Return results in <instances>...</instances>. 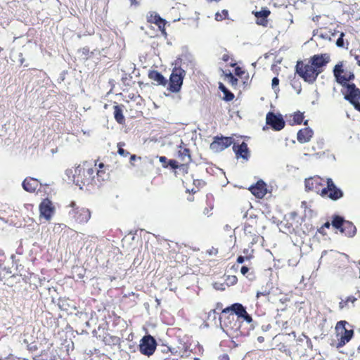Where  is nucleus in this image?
<instances>
[{
    "mask_svg": "<svg viewBox=\"0 0 360 360\" xmlns=\"http://www.w3.org/2000/svg\"><path fill=\"white\" fill-rule=\"evenodd\" d=\"M266 124L276 131H280L285 127V121L281 115L269 112L266 117Z\"/></svg>",
    "mask_w": 360,
    "mask_h": 360,
    "instance_id": "7",
    "label": "nucleus"
},
{
    "mask_svg": "<svg viewBox=\"0 0 360 360\" xmlns=\"http://www.w3.org/2000/svg\"><path fill=\"white\" fill-rule=\"evenodd\" d=\"M257 18V24L262 26H266L268 20L267 18L271 12L267 8H262L260 11L253 12Z\"/></svg>",
    "mask_w": 360,
    "mask_h": 360,
    "instance_id": "17",
    "label": "nucleus"
},
{
    "mask_svg": "<svg viewBox=\"0 0 360 360\" xmlns=\"http://www.w3.org/2000/svg\"><path fill=\"white\" fill-rule=\"evenodd\" d=\"M226 77L229 78V82L231 83L232 85H236L238 84V79L233 76L231 72L226 74Z\"/></svg>",
    "mask_w": 360,
    "mask_h": 360,
    "instance_id": "36",
    "label": "nucleus"
},
{
    "mask_svg": "<svg viewBox=\"0 0 360 360\" xmlns=\"http://www.w3.org/2000/svg\"><path fill=\"white\" fill-rule=\"evenodd\" d=\"M96 170V169L92 168V167L88 168L86 170H84L82 168V172H83L84 178L80 181H81L80 184H82V186L83 185H84L85 184H89L91 183V181L94 178V174Z\"/></svg>",
    "mask_w": 360,
    "mask_h": 360,
    "instance_id": "21",
    "label": "nucleus"
},
{
    "mask_svg": "<svg viewBox=\"0 0 360 360\" xmlns=\"http://www.w3.org/2000/svg\"><path fill=\"white\" fill-rule=\"evenodd\" d=\"M344 36H345V34L343 32H342L340 34V37H338V39H337L336 46L338 47H340V48L344 47V39H343Z\"/></svg>",
    "mask_w": 360,
    "mask_h": 360,
    "instance_id": "38",
    "label": "nucleus"
},
{
    "mask_svg": "<svg viewBox=\"0 0 360 360\" xmlns=\"http://www.w3.org/2000/svg\"><path fill=\"white\" fill-rule=\"evenodd\" d=\"M165 349H166L167 351H169H169H171V352H172V354H173V353H176V352H177V351L174 352V350L175 349L174 348L172 349H170V348H169V347H166V348H165Z\"/></svg>",
    "mask_w": 360,
    "mask_h": 360,
    "instance_id": "60",
    "label": "nucleus"
},
{
    "mask_svg": "<svg viewBox=\"0 0 360 360\" xmlns=\"http://www.w3.org/2000/svg\"><path fill=\"white\" fill-rule=\"evenodd\" d=\"M356 300V298L353 296H349L346 299V301H347V304L349 302L354 303Z\"/></svg>",
    "mask_w": 360,
    "mask_h": 360,
    "instance_id": "51",
    "label": "nucleus"
},
{
    "mask_svg": "<svg viewBox=\"0 0 360 360\" xmlns=\"http://www.w3.org/2000/svg\"><path fill=\"white\" fill-rule=\"evenodd\" d=\"M178 155L183 162H189L191 160L190 150L186 148H182L180 146V149L178 151Z\"/></svg>",
    "mask_w": 360,
    "mask_h": 360,
    "instance_id": "25",
    "label": "nucleus"
},
{
    "mask_svg": "<svg viewBox=\"0 0 360 360\" xmlns=\"http://www.w3.org/2000/svg\"><path fill=\"white\" fill-rule=\"evenodd\" d=\"M322 185V179L318 176L305 179L306 190L312 191L319 193Z\"/></svg>",
    "mask_w": 360,
    "mask_h": 360,
    "instance_id": "13",
    "label": "nucleus"
},
{
    "mask_svg": "<svg viewBox=\"0 0 360 360\" xmlns=\"http://www.w3.org/2000/svg\"><path fill=\"white\" fill-rule=\"evenodd\" d=\"M219 360H229V357L227 354H224L219 356Z\"/></svg>",
    "mask_w": 360,
    "mask_h": 360,
    "instance_id": "52",
    "label": "nucleus"
},
{
    "mask_svg": "<svg viewBox=\"0 0 360 360\" xmlns=\"http://www.w3.org/2000/svg\"><path fill=\"white\" fill-rule=\"evenodd\" d=\"M347 93L345 94L344 98L350 103L357 100H360V89H358L353 83L347 84Z\"/></svg>",
    "mask_w": 360,
    "mask_h": 360,
    "instance_id": "11",
    "label": "nucleus"
},
{
    "mask_svg": "<svg viewBox=\"0 0 360 360\" xmlns=\"http://www.w3.org/2000/svg\"><path fill=\"white\" fill-rule=\"evenodd\" d=\"M303 119H304V115L302 113H301L300 112L295 113L294 117H293L294 122H295L296 124H301L302 122L303 121Z\"/></svg>",
    "mask_w": 360,
    "mask_h": 360,
    "instance_id": "33",
    "label": "nucleus"
},
{
    "mask_svg": "<svg viewBox=\"0 0 360 360\" xmlns=\"http://www.w3.org/2000/svg\"><path fill=\"white\" fill-rule=\"evenodd\" d=\"M347 78L348 82H349V81H351V80L354 79V75L353 73L350 72V73L349 74V75L347 77Z\"/></svg>",
    "mask_w": 360,
    "mask_h": 360,
    "instance_id": "54",
    "label": "nucleus"
},
{
    "mask_svg": "<svg viewBox=\"0 0 360 360\" xmlns=\"http://www.w3.org/2000/svg\"><path fill=\"white\" fill-rule=\"evenodd\" d=\"M343 72L342 65V64H337L333 69L334 76L337 75H341Z\"/></svg>",
    "mask_w": 360,
    "mask_h": 360,
    "instance_id": "35",
    "label": "nucleus"
},
{
    "mask_svg": "<svg viewBox=\"0 0 360 360\" xmlns=\"http://www.w3.org/2000/svg\"><path fill=\"white\" fill-rule=\"evenodd\" d=\"M336 82L340 84L343 87H347V84H349L347 83L348 80L345 75H337L335 76Z\"/></svg>",
    "mask_w": 360,
    "mask_h": 360,
    "instance_id": "30",
    "label": "nucleus"
},
{
    "mask_svg": "<svg viewBox=\"0 0 360 360\" xmlns=\"http://www.w3.org/2000/svg\"><path fill=\"white\" fill-rule=\"evenodd\" d=\"M346 323L347 322L345 321H340L337 323L336 330L338 331L341 330V337L339 342L338 343V347L345 345L352 339L353 336V330L346 329L345 327Z\"/></svg>",
    "mask_w": 360,
    "mask_h": 360,
    "instance_id": "6",
    "label": "nucleus"
},
{
    "mask_svg": "<svg viewBox=\"0 0 360 360\" xmlns=\"http://www.w3.org/2000/svg\"><path fill=\"white\" fill-rule=\"evenodd\" d=\"M156 346L155 339L150 335H147L141 340L139 349L141 354L149 356L154 353Z\"/></svg>",
    "mask_w": 360,
    "mask_h": 360,
    "instance_id": "5",
    "label": "nucleus"
},
{
    "mask_svg": "<svg viewBox=\"0 0 360 360\" xmlns=\"http://www.w3.org/2000/svg\"><path fill=\"white\" fill-rule=\"evenodd\" d=\"M69 207L72 208V210L69 212V214L77 223L84 224L86 223L89 220L91 213L88 209L77 207L75 201H72L70 203Z\"/></svg>",
    "mask_w": 360,
    "mask_h": 360,
    "instance_id": "4",
    "label": "nucleus"
},
{
    "mask_svg": "<svg viewBox=\"0 0 360 360\" xmlns=\"http://www.w3.org/2000/svg\"><path fill=\"white\" fill-rule=\"evenodd\" d=\"M82 168L80 166L77 167L74 169H68L65 170V176L68 177L66 181L69 182L72 181L75 185L79 186V188L82 189V184H80V180L79 179V176L81 174Z\"/></svg>",
    "mask_w": 360,
    "mask_h": 360,
    "instance_id": "12",
    "label": "nucleus"
},
{
    "mask_svg": "<svg viewBox=\"0 0 360 360\" xmlns=\"http://www.w3.org/2000/svg\"><path fill=\"white\" fill-rule=\"evenodd\" d=\"M219 89L223 92L224 96V100L231 101L234 98V94L231 92L222 83H219Z\"/></svg>",
    "mask_w": 360,
    "mask_h": 360,
    "instance_id": "27",
    "label": "nucleus"
},
{
    "mask_svg": "<svg viewBox=\"0 0 360 360\" xmlns=\"http://www.w3.org/2000/svg\"><path fill=\"white\" fill-rule=\"evenodd\" d=\"M270 327H271V326H270V325H267V326H263L262 327V330H263L264 331H266V330H269V328Z\"/></svg>",
    "mask_w": 360,
    "mask_h": 360,
    "instance_id": "58",
    "label": "nucleus"
},
{
    "mask_svg": "<svg viewBox=\"0 0 360 360\" xmlns=\"http://www.w3.org/2000/svg\"><path fill=\"white\" fill-rule=\"evenodd\" d=\"M347 301L342 300L339 303L340 309H342L347 306Z\"/></svg>",
    "mask_w": 360,
    "mask_h": 360,
    "instance_id": "46",
    "label": "nucleus"
},
{
    "mask_svg": "<svg viewBox=\"0 0 360 360\" xmlns=\"http://www.w3.org/2000/svg\"><path fill=\"white\" fill-rule=\"evenodd\" d=\"M229 311H232L233 314L228 316L229 325L224 321V326L226 328V332L229 333H230L229 330H232L233 333H237L240 326L239 323L235 321L234 314L240 318L246 311V309L240 303H234L222 310L224 314L229 313Z\"/></svg>",
    "mask_w": 360,
    "mask_h": 360,
    "instance_id": "1",
    "label": "nucleus"
},
{
    "mask_svg": "<svg viewBox=\"0 0 360 360\" xmlns=\"http://www.w3.org/2000/svg\"><path fill=\"white\" fill-rule=\"evenodd\" d=\"M352 105L354 107V108L360 112V103L357 101L351 103Z\"/></svg>",
    "mask_w": 360,
    "mask_h": 360,
    "instance_id": "47",
    "label": "nucleus"
},
{
    "mask_svg": "<svg viewBox=\"0 0 360 360\" xmlns=\"http://www.w3.org/2000/svg\"><path fill=\"white\" fill-rule=\"evenodd\" d=\"M227 15H228V11L226 10H223L221 13L217 12L215 14V20L217 21H221L224 19V15L226 16Z\"/></svg>",
    "mask_w": 360,
    "mask_h": 360,
    "instance_id": "37",
    "label": "nucleus"
},
{
    "mask_svg": "<svg viewBox=\"0 0 360 360\" xmlns=\"http://www.w3.org/2000/svg\"><path fill=\"white\" fill-rule=\"evenodd\" d=\"M39 185V181L37 179L26 178L22 184L23 189L27 192L32 193L36 191Z\"/></svg>",
    "mask_w": 360,
    "mask_h": 360,
    "instance_id": "19",
    "label": "nucleus"
},
{
    "mask_svg": "<svg viewBox=\"0 0 360 360\" xmlns=\"http://www.w3.org/2000/svg\"><path fill=\"white\" fill-rule=\"evenodd\" d=\"M165 24H166V20L165 19H162V23H161V24H156L158 26L159 29L160 30V31H161V32H162V34L163 35H166L167 34L166 31H165Z\"/></svg>",
    "mask_w": 360,
    "mask_h": 360,
    "instance_id": "41",
    "label": "nucleus"
},
{
    "mask_svg": "<svg viewBox=\"0 0 360 360\" xmlns=\"http://www.w3.org/2000/svg\"><path fill=\"white\" fill-rule=\"evenodd\" d=\"M130 1L131 2V4H137L136 0H130Z\"/></svg>",
    "mask_w": 360,
    "mask_h": 360,
    "instance_id": "64",
    "label": "nucleus"
},
{
    "mask_svg": "<svg viewBox=\"0 0 360 360\" xmlns=\"http://www.w3.org/2000/svg\"><path fill=\"white\" fill-rule=\"evenodd\" d=\"M327 186H326V189L327 190H332V189H334L335 188H337V186H335V184H334L333 181L332 180V179L330 178H328L327 179Z\"/></svg>",
    "mask_w": 360,
    "mask_h": 360,
    "instance_id": "39",
    "label": "nucleus"
},
{
    "mask_svg": "<svg viewBox=\"0 0 360 360\" xmlns=\"http://www.w3.org/2000/svg\"><path fill=\"white\" fill-rule=\"evenodd\" d=\"M179 167H180L181 169H183L184 171V170H186L187 169V164L186 163H184V164H181L179 166Z\"/></svg>",
    "mask_w": 360,
    "mask_h": 360,
    "instance_id": "55",
    "label": "nucleus"
},
{
    "mask_svg": "<svg viewBox=\"0 0 360 360\" xmlns=\"http://www.w3.org/2000/svg\"><path fill=\"white\" fill-rule=\"evenodd\" d=\"M341 233H344L348 237H353L356 233V228L352 222L346 220Z\"/></svg>",
    "mask_w": 360,
    "mask_h": 360,
    "instance_id": "22",
    "label": "nucleus"
},
{
    "mask_svg": "<svg viewBox=\"0 0 360 360\" xmlns=\"http://www.w3.org/2000/svg\"><path fill=\"white\" fill-rule=\"evenodd\" d=\"M296 73L299 75L305 82L312 84L322 72V70H316L312 65L306 64L298 61L296 65Z\"/></svg>",
    "mask_w": 360,
    "mask_h": 360,
    "instance_id": "2",
    "label": "nucleus"
},
{
    "mask_svg": "<svg viewBox=\"0 0 360 360\" xmlns=\"http://www.w3.org/2000/svg\"><path fill=\"white\" fill-rule=\"evenodd\" d=\"M269 293H270L269 290H267L265 289L264 290L257 292V297H258L260 295L266 296V295H269Z\"/></svg>",
    "mask_w": 360,
    "mask_h": 360,
    "instance_id": "45",
    "label": "nucleus"
},
{
    "mask_svg": "<svg viewBox=\"0 0 360 360\" xmlns=\"http://www.w3.org/2000/svg\"><path fill=\"white\" fill-rule=\"evenodd\" d=\"M55 208L52 205V202L45 198L39 205L40 216L44 217L46 220H50L54 213Z\"/></svg>",
    "mask_w": 360,
    "mask_h": 360,
    "instance_id": "9",
    "label": "nucleus"
},
{
    "mask_svg": "<svg viewBox=\"0 0 360 360\" xmlns=\"http://www.w3.org/2000/svg\"><path fill=\"white\" fill-rule=\"evenodd\" d=\"M66 305L67 304L65 300H59L58 307H60V309L67 311L68 309L66 308Z\"/></svg>",
    "mask_w": 360,
    "mask_h": 360,
    "instance_id": "43",
    "label": "nucleus"
},
{
    "mask_svg": "<svg viewBox=\"0 0 360 360\" xmlns=\"http://www.w3.org/2000/svg\"><path fill=\"white\" fill-rule=\"evenodd\" d=\"M229 281L231 284H234L237 281V278L235 276H232L229 278Z\"/></svg>",
    "mask_w": 360,
    "mask_h": 360,
    "instance_id": "53",
    "label": "nucleus"
},
{
    "mask_svg": "<svg viewBox=\"0 0 360 360\" xmlns=\"http://www.w3.org/2000/svg\"><path fill=\"white\" fill-rule=\"evenodd\" d=\"M164 360H178V359L174 357H172V356H169V357H167L166 359H165Z\"/></svg>",
    "mask_w": 360,
    "mask_h": 360,
    "instance_id": "61",
    "label": "nucleus"
},
{
    "mask_svg": "<svg viewBox=\"0 0 360 360\" xmlns=\"http://www.w3.org/2000/svg\"><path fill=\"white\" fill-rule=\"evenodd\" d=\"M249 190L257 198H262L266 193V188L265 183L260 180L256 184L252 185Z\"/></svg>",
    "mask_w": 360,
    "mask_h": 360,
    "instance_id": "14",
    "label": "nucleus"
},
{
    "mask_svg": "<svg viewBox=\"0 0 360 360\" xmlns=\"http://www.w3.org/2000/svg\"><path fill=\"white\" fill-rule=\"evenodd\" d=\"M111 339H112L113 344H116L120 340V339L117 337H112Z\"/></svg>",
    "mask_w": 360,
    "mask_h": 360,
    "instance_id": "56",
    "label": "nucleus"
},
{
    "mask_svg": "<svg viewBox=\"0 0 360 360\" xmlns=\"http://www.w3.org/2000/svg\"><path fill=\"white\" fill-rule=\"evenodd\" d=\"M350 54L352 56H354V59L356 60V63L360 66V50H352Z\"/></svg>",
    "mask_w": 360,
    "mask_h": 360,
    "instance_id": "32",
    "label": "nucleus"
},
{
    "mask_svg": "<svg viewBox=\"0 0 360 360\" xmlns=\"http://www.w3.org/2000/svg\"><path fill=\"white\" fill-rule=\"evenodd\" d=\"M162 19L158 13L155 11H150L147 14V20L148 22L154 24H161L162 23Z\"/></svg>",
    "mask_w": 360,
    "mask_h": 360,
    "instance_id": "26",
    "label": "nucleus"
},
{
    "mask_svg": "<svg viewBox=\"0 0 360 360\" xmlns=\"http://www.w3.org/2000/svg\"><path fill=\"white\" fill-rule=\"evenodd\" d=\"M186 71L181 67L174 68L169 77L167 89L173 93L179 92L182 86Z\"/></svg>",
    "mask_w": 360,
    "mask_h": 360,
    "instance_id": "3",
    "label": "nucleus"
},
{
    "mask_svg": "<svg viewBox=\"0 0 360 360\" xmlns=\"http://www.w3.org/2000/svg\"><path fill=\"white\" fill-rule=\"evenodd\" d=\"M232 143L231 137H215L214 141L210 144V149L215 153H218L227 148Z\"/></svg>",
    "mask_w": 360,
    "mask_h": 360,
    "instance_id": "8",
    "label": "nucleus"
},
{
    "mask_svg": "<svg viewBox=\"0 0 360 360\" xmlns=\"http://www.w3.org/2000/svg\"><path fill=\"white\" fill-rule=\"evenodd\" d=\"M231 229V227L229 225H228V224L225 225L224 227V229L225 231H229Z\"/></svg>",
    "mask_w": 360,
    "mask_h": 360,
    "instance_id": "59",
    "label": "nucleus"
},
{
    "mask_svg": "<svg viewBox=\"0 0 360 360\" xmlns=\"http://www.w3.org/2000/svg\"><path fill=\"white\" fill-rule=\"evenodd\" d=\"M124 145V143H119L117 144V147H118L117 153L120 155L127 157L128 155H129V153L122 148V146Z\"/></svg>",
    "mask_w": 360,
    "mask_h": 360,
    "instance_id": "34",
    "label": "nucleus"
},
{
    "mask_svg": "<svg viewBox=\"0 0 360 360\" xmlns=\"http://www.w3.org/2000/svg\"><path fill=\"white\" fill-rule=\"evenodd\" d=\"M181 60V65L184 66L186 65V68L189 67L191 69H193L194 66V59L192 55L190 53H186L182 56Z\"/></svg>",
    "mask_w": 360,
    "mask_h": 360,
    "instance_id": "24",
    "label": "nucleus"
},
{
    "mask_svg": "<svg viewBox=\"0 0 360 360\" xmlns=\"http://www.w3.org/2000/svg\"><path fill=\"white\" fill-rule=\"evenodd\" d=\"M245 259H250L249 257H243V256H239L238 258H237V262L239 263V264H242L245 261Z\"/></svg>",
    "mask_w": 360,
    "mask_h": 360,
    "instance_id": "48",
    "label": "nucleus"
},
{
    "mask_svg": "<svg viewBox=\"0 0 360 360\" xmlns=\"http://www.w3.org/2000/svg\"><path fill=\"white\" fill-rule=\"evenodd\" d=\"M243 230L246 239L250 241L251 245H254L258 242L259 235L252 226L245 224Z\"/></svg>",
    "mask_w": 360,
    "mask_h": 360,
    "instance_id": "15",
    "label": "nucleus"
},
{
    "mask_svg": "<svg viewBox=\"0 0 360 360\" xmlns=\"http://www.w3.org/2000/svg\"><path fill=\"white\" fill-rule=\"evenodd\" d=\"M179 166V162L176 160H169L167 167H170L172 169H177Z\"/></svg>",
    "mask_w": 360,
    "mask_h": 360,
    "instance_id": "40",
    "label": "nucleus"
},
{
    "mask_svg": "<svg viewBox=\"0 0 360 360\" xmlns=\"http://www.w3.org/2000/svg\"><path fill=\"white\" fill-rule=\"evenodd\" d=\"M249 271V268L245 266H243L241 267L240 269V272L243 275H245Z\"/></svg>",
    "mask_w": 360,
    "mask_h": 360,
    "instance_id": "50",
    "label": "nucleus"
},
{
    "mask_svg": "<svg viewBox=\"0 0 360 360\" xmlns=\"http://www.w3.org/2000/svg\"><path fill=\"white\" fill-rule=\"evenodd\" d=\"M114 117L115 120L119 124H122L124 122V117L122 113V109L119 105L114 106Z\"/></svg>",
    "mask_w": 360,
    "mask_h": 360,
    "instance_id": "28",
    "label": "nucleus"
},
{
    "mask_svg": "<svg viewBox=\"0 0 360 360\" xmlns=\"http://www.w3.org/2000/svg\"><path fill=\"white\" fill-rule=\"evenodd\" d=\"M233 150L236 153L237 158H241L244 160H248L249 158V149L248 145L245 142L241 144H233Z\"/></svg>",
    "mask_w": 360,
    "mask_h": 360,
    "instance_id": "16",
    "label": "nucleus"
},
{
    "mask_svg": "<svg viewBox=\"0 0 360 360\" xmlns=\"http://www.w3.org/2000/svg\"><path fill=\"white\" fill-rule=\"evenodd\" d=\"M313 134L312 129L309 127H306L298 131L297 139L300 143H307L311 140Z\"/></svg>",
    "mask_w": 360,
    "mask_h": 360,
    "instance_id": "18",
    "label": "nucleus"
},
{
    "mask_svg": "<svg viewBox=\"0 0 360 360\" xmlns=\"http://www.w3.org/2000/svg\"><path fill=\"white\" fill-rule=\"evenodd\" d=\"M159 160L161 163H162V166L164 167H167L169 160L165 156L159 157Z\"/></svg>",
    "mask_w": 360,
    "mask_h": 360,
    "instance_id": "42",
    "label": "nucleus"
},
{
    "mask_svg": "<svg viewBox=\"0 0 360 360\" xmlns=\"http://www.w3.org/2000/svg\"><path fill=\"white\" fill-rule=\"evenodd\" d=\"M320 192H321V195L322 196H325V195H328L329 194V190H327L326 189V188H323V189H320Z\"/></svg>",
    "mask_w": 360,
    "mask_h": 360,
    "instance_id": "49",
    "label": "nucleus"
},
{
    "mask_svg": "<svg viewBox=\"0 0 360 360\" xmlns=\"http://www.w3.org/2000/svg\"><path fill=\"white\" fill-rule=\"evenodd\" d=\"M241 319H243L244 321H245L247 323H252L251 324V327L252 328H255V326H254V323H253V320H252V316L247 312V311L243 314V315L240 317Z\"/></svg>",
    "mask_w": 360,
    "mask_h": 360,
    "instance_id": "31",
    "label": "nucleus"
},
{
    "mask_svg": "<svg viewBox=\"0 0 360 360\" xmlns=\"http://www.w3.org/2000/svg\"><path fill=\"white\" fill-rule=\"evenodd\" d=\"M257 341L260 343H262L264 341V338L262 336H259L257 338Z\"/></svg>",
    "mask_w": 360,
    "mask_h": 360,
    "instance_id": "57",
    "label": "nucleus"
},
{
    "mask_svg": "<svg viewBox=\"0 0 360 360\" xmlns=\"http://www.w3.org/2000/svg\"><path fill=\"white\" fill-rule=\"evenodd\" d=\"M346 220L344 218L339 215H335L333 217V220L331 221V225L336 229H338L340 232L344 226Z\"/></svg>",
    "mask_w": 360,
    "mask_h": 360,
    "instance_id": "23",
    "label": "nucleus"
},
{
    "mask_svg": "<svg viewBox=\"0 0 360 360\" xmlns=\"http://www.w3.org/2000/svg\"><path fill=\"white\" fill-rule=\"evenodd\" d=\"M342 196V191L338 187L329 191V194L328 195V197L333 200H337L341 198Z\"/></svg>",
    "mask_w": 360,
    "mask_h": 360,
    "instance_id": "29",
    "label": "nucleus"
},
{
    "mask_svg": "<svg viewBox=\"0 0 360 360\" xmlns=\"http://www.w3.org/2000/svg\"><path fill=\"white\" fill-rule=\"evenodd\" d=\"M148 77L156 82L157 84L165 86L167 83V80L165 77L159 72L156 70H151L149 72Z\"/></svg>",
    "mask_w": 360,
    "mask_h": 360,
    "instance_id": "20",
    "label": "nucleus"
},
{
    "mask_svg": "<svg viewBox=\"0 0 360 360\" xmlns=\"http://www.w3.org/2000/svg\"><path fill=\"white\" fill-rule=\"evenodd\" d=\"M330 61V56L328 53L314 55L311 58V65L314 66L316 70L326 66Z\"/></svg>",
    "mask_w": 360,
    "mask_h": 360,
    "instance_id": "10",
    "label": "nucleus"
},
{
    "mask_svg": "<svg viewBox=\"0 0 360 360\" xmlns=\"http://www.w3.org/2000/svg\"><path fill=\"white\" fill-rule=\"evenodd\" d=\"M331 224L330 222L327 221L323 224V227L329 228Z\"/></svg>",
    "mask_w": 360,
    "mask_h": 360,
    "instance_id": "62",
    "label": "nucleus"
},
{
    "mask_svg": "<svg viewBox=\"0 0 360 360\" xmlns=\"http://www.w3.org/2000/svg\"><path fill=\"white\" fill-rule=\"evenodd\" d=\"M136 156L135 155H131V157H130V160H131V161L135 160H136Z\"/></svg>",
    "mask_w": 360,
    "mask_h": 360,
    "instance_id": "63",
    "label": "nucleus"
},
{
    "mask_svg": "<svg viewBox=\"0 0 360 360\" xmlns=\"http://www.w3.org/2000/svg\"><path fill=\"white\" fill-rule=\"evenodd\" d=\"M279 84V79L278 77H275L272 79L271 82V86L272 88L275 89L276 87H277Z\"/></svg>",
    "mask_w": 360,
    "mask_h": 360,
    "instance_id": "44",
    "label": "nucleus"
}]
</instances>
